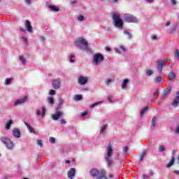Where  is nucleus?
Masks as SVG:
<instances>
[{
	"instance_id": "41",
	"label": "nucleus",
	"mask_w": 179,
	"mask_h": 179,
	"mask_svg": "<svg viewBox=\"0 0 179 179\" xmlns=\"http://www.w3.org/2000/svg\"><path fill=\"white\" fill-rule=\"evenodd\" d=\"M49 94H50V96H54V94H55V90H52L50 91Z\"/></svg>"
},
{
	"instance_id": "58",
	"label": "nucleus",
	"mask_w": 179,
	"mask_h": 179,
	"mask_svg": "<svg viewBox=\"0 0 179 179\" xmlns=\"http://www.w3.org/2000/svg\"><path fill=\"white\" fill-rule=\"evenodd\" d=\"M108 101H110V103H113V99H111L110 96L108 97Z\"/></svg>"
},
{
	"instance_id": "21",
	"label": "nucleus",
	"mask_w": 179,
	"mask_h": 179,
	"mask_svg": "<svg viewBox=\"0 0 179 179\" xmlns=\"http://www.w3.org/2000/svg\"><path fill=\"white\" fill-rule=\"evenodd\" d=\"M48 8L50 9V10H52V12H59V8H58L55 6H49Z\"/></svg>"
},
{
	"instance_id": "48",
	"label": "nucleus",
	"mask_w": 179,
	"mask_h": 179,
	"mask_svg": "<svg viewBox=\"0 0 179 179\" xmlns=\"http://www.w3.org/2000/svg\"><path fill=\"white\" fill-rule=\"evenodd\" d=\"M151 38H152V40H157V36L152 35Z\"/></svg>"
},
{
	"instance_id": "40",
	"label": "nucleus",
	"mask_w": 179,
	"mask_h": 179,
	"mask_svg": "<svg viewBox=\"0 0 179 179\" xmlns=\"http://www.w3.org/2000/svg\"><path fill=\"white\" fill-rule=\"evenodd\" d=\"M37 145H38L39 146H43V141L38 140L37 141Z\"/></svg>"
},
{
	"instance_id": "60",
	"label": "nucleus",
	"mask_w": 179,
	"mask_h": 179,
	"mask_svg": "<svg viewBox=\"0 0 179 179\" xmlns=\"http://www.w3.org/2000/svg\"><path fill=\"white\" fill-rule=\"evenodd\" d=\"M115 52H117V54H120L121 52H120V50H118L117 48L115 49Z\"/></svg>"
},
{
	"instance_id": "49",
	"label": "nucleus",
	"mask_w": 179,
	"mask_h": 179,
	"mask_svg": "<svg viewBox=\"0 0 179 179\" xmlns=\"http://www.w3.org/2000/svg\"><path fill=\"white\" fill-rule=\"evenodd\" d=\"M171 3L172 5H176V4H177V1H176V0H171Z\"/></svg>"
},
{
	"instance_id": "12",
	"label": "nucleus",
	"mask_w": 179,
	"mask_h": 179,
	"mask_svg": "<svg viewBox=\"0 0 179 179\" xmlns=\"http://www.w3.org/2000/svg\"><path fill=\"white\" fill-rule=\"evenodd\" d=\"M52 86L54 89H59V87H61V80H53L52 82Z\"/></svg>"
},
{
	"instance_id": "26",
	"label": "nucleus",
	"mask_w": 179,
	"mask_h": 179,
	"mask_svg": "<svg viewBox=\"0 0 179 179\" xmlns=\"http://www.w3.org/2000/svg\"><path fill=\"white\" fill-rule=\"evenodd\" d=\"M145 156H146V152L143 151L141 156H140L139 162H142Z\"/></svg>"
},
{
	"instance_id": "38",
	"label": "nucleus",
	"mask_w": 179,
	"mask_h": 179,
	"mask_svg": "<svg viewBox=\"0 0 179 179\" xmlns=\"http://www.w3.org/2000/svg\"><path fill=\"white\" fill-rule=\"evenodd\" d=\"M42 117H44V115H45V108L43 107L42 108Z\"/></svg>"
},
{
	"instance_id": "50",
	"label": "nucleus",
	"mask_w": 179,
	"mask_h": 179,
	"mask_svg": "<svg viewBox=\"0 0 179 179\" xmlns=\"http://www.w3.org/2000/svg\"><path fill=\"white\" fill-rule=\"evenodd\" d=\"M111 82H113V80L111 79H108L106 81V85H110V83H111Z\"/></svg>"
},
{
	"instance_id": "13",
	"label": "nucleus",
	"mask_w": 179,
	"mask_h": 179,
	"mask_svg": "<svg viewBox=\"0 0 179 179\" xmlns=\"http://www.w3.org/2000/svg\"><path fill=\"white\" fill-rule=\"evenodd\" d=\"M88 80L89 79L87 78V77L80 76L78 79V85H86Z\"/></svg>"
},
{
	"instance_id": "53",
	"label": "nucleus",
	"mask_w": 179,
	"mask_h": 179,
	"mask_svg": "<svg viewBox=\"0 0 179 179\" xmlns=\"http://www.w3.org/2000/svg\"><path fill=\"white\" fill-rule=\"evenodd\" d=\"M171 23V22L167 21V22H166V25H165L166 27H167L168 26H170Z\"/></svg>"
},
{
	"instance_id": "45",
	"label": "nucleus",
	"mask_w": 179,
	"mask_h": 179,
	"mask_svg": "<svg viewBox=\"0 0 179 179\" xmlns=\"http://www.w3.org/2000/svg\"><path fill=\"white\" fill-rule=\"evenodd\" d=\"M86 115H87V111H85L81 113V117H86Z\"/></svg>"
},
{
	"instance_id": "37",
	"label": "nucleus",
	"mask_w": 179,
	"mask_h": 179,
	"mask_svg": "<svg viewBox=\"0 0 179 179\" xmlns=\"http://www.w3.org/2000/svg\"><path fill=\"white\" fill-rule=\"evenodd\" d=\"M175 57H177L179 61V50H176V52H175Z\"/></svg>"
},
{
	"instance_id": "31",
	"label": "nucleus",
	"mask_w": 179,
	"mask_h": 179,
	"mask_svg": "<svg viewBox=\"0 0 179 179\" xmlns=\"http://www.w3.org/2000/svg\"><path fill=\"white\" fill-rule=\"evenodd\" d=\"M146 75H147V76H150V75H153V71H152V70H147L146 71Z\"/></svg>"
},
{
	"instance_id": "32",
	"label": "nucleus",
	"mask_w": 179,
	"mask_h": 179,
	"mask_svg": "<svg viewBox=\"0 0 179 179\" xmlns=\"http://www.w3.org/2000/svg\"><path fill=\"white\" fill-rule=\"evenodd\" d=\"M166 150V148L163 145L159 146V152H164Z\"/></svg>"
},
{
	"instance_id": "5",
	"label": "nucleus",
	"mask_w": 179,
	"mask_h": 179,
	"mask_svg": "<svg viewBox=\"0 0 179 179\" xmlns=\"http://www.w3.org/2000/svg\"><path fill=\"white\" fill-rule=\"evenodd\" d=\"M124 21H126L127 23H138V19H136V17L131 14L124 15Z\"/></svg>"
},
{
	"instance_id": "24",
	"label": "nucleus",
	"mask_w": 179,
	"mask_h": 179,
	"mask_svg": "<svg viewBox=\"0 0 179 179\" xmlns=\"http://www.w3.org/2000/svg\"><path fill=\"white\" fill-rule=\"evenodd\" d=\"M128 83H129V80L124 79L122 84V89H125L127 87V85H128Z\"/></svg>"
},
{
	"instance_id": "28",
	"label": "nucleus",
	"mask_w": 179,
	"mask_h": 179,
	"mask_svg": "<svg viewBox=\"0 0 179 179\" xmlns=\"http://www.w3.org/2000/svg\"><path fill=\"white\" fill-rule=\"evenodd\" d=\"M124 34H127V36H128L129 40H131L132 38V34H131V32H129L128 31H124Z\"/></svg>"
},
{
	"instance_id": "17",
	"label": "nucleus",
	"mask_w": 179,
	"mask_h": 179,
	"mask_svg": "<svg viewBox=\"0 0 179 179\" xmlns=\"http://www.w3.org/2000/svg\"><path fill=\"white\" fill-rule=\"evenodd\" d=\"M13 135L15 138H19L20 136V130L17 128H15L13 131Z\"/></svg>"
},
{
	"instance_id": "46",
	"label": "nucleus",
	"mask_w": 179,
	"mask_h": 179,
	"mask_svg": "<svg viewBox=\"0 0 179 179\" xmlns=\"http://www.w3.org/2000/svg\"><path fill=\"white\" fill-rule=\"evenodd\" d=\"M10 83V78H6V85H9Z\"/></svg>"
},
{
	"instance_id": "62",
	"label": "nucleus",
	"mask_w": 179,
	"mask_h": 179,
	"mask_svg": "<svg viewBox=\"0 0 179 179\" xmlns=\"http://www.w3.org/2000/svg\"><path fill=\"white\" fill-rule=\"evenodd\" d=\"M20 30L22 31L23 33H24V31H26V30L22 27H20Z\"/></svg>"
},
{
	"instance_id": "11",
	"label": "nucleus",
	"mask_w": 179,
	"mask_h": 179,
	"mask_svg": "<svg viewBox=\"0 0 179 179\" xmlns=\"http://www.w3.org/2000/svg\"><path fill=\"white\" fill-rule=\"evenodd\" d=\"M166 65V60H158L157 66L158 68V71L162 73L163 71V66Z\"/></svg>"
},
{
	"instance_id": "1",
	"label": "nucleus",
	"mask_w": 179,
	"mask_h": 179,
	"mask_svg": "<svg viewBox=\"0 0 179 179\" xmlns=\"http://www.w3.org/2000/svg\"><path fill=\"white\" fill-rule=\"evenodd\" d=\"M92 177H97L96 179H107V171L106 169L98 170L97 169H92L90 171Z\"/></svg>"
},
{
	"instance_id": "39",
	"label": "nucleus",
	"mask_w": 179,
	"mask_h": 179,
	"mask_svg": "<svg viewBox=\"0 0 179 179\" xmlns=\"http://www.w3.org/2000/svg\"><path fill=\"white\" fill-rule=\"evenodd\" d=\"M156 119V117H154L152 120L151 127H155L156 124H155V120Z\"/></svg>"
},
{
	"instance_id": "20",
	"label": "nucleus",
	"mask_w": 179,
	"mask_h": 179,
	"mask_svg": "<svg viewBox=\"0 0 179 179\" xmlns=\"http://www.w3.org/2000/svg\"><path fill=\"white\" fill-rule=\"evenodd\" d=\"M175 162H176V158H174V157H172L171 161L166 164V167L169 169V167H171V166L174 164Z\"/></svg>"
},
{
	"instance_id": "64",
	"label": "nucleus",
	"mask_w": 179,
	"mask_h": 179,
	"mask_svg": "<svg viewBox=\"0 0 179 179\" xmlns=\"http://www.w3.org/2000/svg\"><path fill=\"white\" fill-rule=\"evenodd\" d=\"M118 2V0H113L112 3H117Z\"/></svg>"
},
{
	"instance_id": "27",
	"label": "nucleus",
	"mask_w": 179,
	"mask_h": 179,
	"mask_svg": "<svg viewBox=\"0 0 179 179\" xmlns=\"http://www.w3.org/2000/svg\"><path fill=\"white\" fill-rule=\"evenodd\" d=\"M107 127H108V124H104L103 126H102V127L100 130V134H103L104 131H106V129H107Z\"/></svg>"
},
{
	"instance_id": "47",
	"label": "nucleus",
	"mask_w": 179,
	"mask_h": 179,
	"mask_svg": "<svg viewBox=\"0 0 179 179\" xmlns=\"http://www.w3.org/2000/svg\"><path fill=\"white\" fill-rule=\"evenodd\" d=\"M123 152H124V153H127V152H128V147H124L123 148Z\"/></svg>"
},
{
	"instance_id": "15",
	"label": "nucleus",
	"mask_w": 179,
	"mask_h": 179,
	"mask_svg": "<svg viewBox=\"0 0 179 179\" xmlns=\"http://www.w3.org/2000/svg\"><path fill=\"white\" fill-rule=\"evenodd\" d=\"M179 103V92L176 93V96L172 102L173 107H178Z\"/></svg>"
},
{
	"instance_id": "25",
	"label": "nucleus",
	"mask_w": 179,
	"mask_h": 179,
	"mask_svg": "<svg viewBox=\"0 0 179 179\" xmlns=\"http://www.w3.org/2000/svg\"><path fill=\"white\" fill-rule=\"evenodd\" d=\"M99 104H103V101L94 102V103L90 105V108H94L96 106H99Z\"/></svg>"
},
{
	"instance_id": "19",
	"label": "nucleus",
	"mask_w": 179,
	"mask_h": 179,
	"mask_svg": "<svg viewBox=\"0 0 179 179\" xmlns=\"http://www.w3.org/2000/svg\"><path fill=\"white\" fill-rule=\"evenodd\" d=\"M168 76L169 78V80H170V81L174 80V79H176V73H174V71H171L168 74Z\"/></svg>"
},
{
	"instance_id": "6",
	"label": "nucleus",
	"mask_w": 179,
	"mask_h": 179,
	"mask_svg": "<svg viewBox=\"0 0 179 179\" xmlns=\"http://www.w3.org/2000/svg\"><path fill=\"white\" fill-rule=\"evenodd\" d=\"M102 61H104V56L101 53H96L94 55V64H100Z\"/></svg>"
},
{
	"instance_id": "9",
	"label": "nucleus",
	"mask_w": 179,
	"mask_h": 179,
	"mask_svg": "<svg viewBox=\"0 0 179 179\" xmlns=\"http://www.w3.org/2000/svg\"><path fill=\"white\" fill-rule=\"evenodd\" d=\"M170 92H171V87L169 86L165 90H164L162 94L161 95L162 100H164L167 95L170 94Z\"/></svg>"
},
{
	"instance_id": "29",
	"label": "nucleus",
	"mask_w": 179,
	"mask_h": 179,
	"mask_svg": "<svg viewBox=\"0 0 179 179\" xmlns=\"http://www.w3.org/2000/svg\"><path fill=\"white\" fill-rule=\"evenodd\" d=\"M19 59H20V62H22V64H23V65H24V64H26V59H24V57L23 56H19Z\"/></svg>"
},
{
	"instance_id": "43",
	"label": "nucleus",
	"mask_w": 179,
	"mask_h": 179,
	"mask_svg": "<svg viewBox=\"0 0 179 179\" xmlns=\"http://www.w3.org/2000/svg\"><path fill=\"white\" fill-rule=\"evenodd\" d=\"M73 58H75V56L74 55H71L70 57V61L71 62H75V59H73Z\"/></svg>"
},
{
	"instance_id": "4",
	"label": "nucleus",
	"mask_w": 179,
	"mask_h": 179,
	"mask_svg": "<svg viewBox=\"0 0 179 179\" xmlns=\"http://www.w3.org/2000/svg\"><path fill=\"white\" fill-rule=\"evenodd\" d=\"M112 19L115 27L121 28L124 27V22L121 20V17L118 14H113L112 15Z\"/></svg>"
},
{
	"instance_id": "2",
	"label": "nucleus",
	"mask_w": 179,
	"mask_h": 179,
	"mask_svg": "<svg viewBox=\"0 0 179 179\" xmlns=\"http://www.w3.org/2000/svg\"><path fill=\"white\" fill-rule=\"evenodd\" d=\"M113 144L109 143L106 148V155H105V160L108 163V167H110V166H113V164H114V161H113L111 159V157H113Z\"/></svg>"
},
{
	"instance_id": "63",
	"label": "nucleus",
	"mask_w": 179,
	"mask_h": 179,
	"mask_svg": "<svg viewBox=\"0 0 179 179\" xmlns=\"http://www.w3.org/2000/svg\"><path fill=\"white\" fill-rule=\"evenodd\" d=\"M149 174H150V176H153V171H152V170H150V171H149Z\"/></svg>"
},
{
	"instance_id": "34",
	"label": "nucleus",
	"mask_w": 179,
	"mask_h": 179,
	"mask_svg": "<svg viewBox=\"0 0 179 179\" xmlns=\"http://www.w3.org/2000/svg\"><path fill=\"white\" fill-rule=\"evenodd\" d=\"M48 101L50 104H54V98L52 97H49L48 98Z\"/></svg>"
},
{
	"instance_id": "7",
	"label": "nucleus",
	"mask_w": 179,
	"mask_h": 179,
	"mask_svg": "<svg viewBox=\"0 0 179 179\" xmlns=\"http://www.w3.org/2000/svg\"><path fill=\"white\" fill-rule=\"evenodd\" d=\"M2 143H4L6 145V148L8 149H13V142L10 141V140L6 138H1Z\"/></svg>"
},
{
	"instance_id": "54",
	"label": "nucleus",
	"mask_w": 179,
	"mask_h": 179,
	"mask_svg": "<svg viewBox=\"0 0 179 179\" xmlns=\"http://www.w3.org/2000/svg\"><path fill=\"white\" fill-rule=\"evenodd\" d=\"M176 134H179V125L177 127V128L176 129Z\"/></svg>"
},
{
	"instance_id": "3",
	"label": "nucleus",
	"mask_w": 179,
	"mask_h": 179,
	"mask_svg": "<svg viewBox=\"0 0 179 179\" xmlns=\"http://www.w3.org/2000/svg\"><path fill=\"white\" fill-rule=\"evenodd\" d=\"M74 44L76 47H80L81 50H89V45L87 44V41L85 40L83 38H78L76 41H74Z\"/></svg>"
},
{
	"instance_id": "56",
	"label": "nucleus",
	"mask_w": 179,
	"mask_h": 179,
	"mask_svg": "<svg viewBox=\"0 0 179 179\" xmlns=\"http://www.w3.org/2000/svg\"><path fill=\"white\" fill-rule=\"evenodd\" d=\"M106 51H111V49L109 47H105Z\"/></svg>"
},
{
	"instance_id": "51",
	"label": "nucleus",
	"mask_w": 179,
	"mask_h": 179,
	"mask_svg": "<svg viewBox=\"0 0 179 179\" xmlns=\"http://www.w3.org/2000/svg\"><path fill=\"white\" fill-rule=\"evenodd\" d=\"M120 48L121 50H122V51H124V52L127 51V50L125 49V47L123 45H120Z\"/></svg>"
},
{
	"instance_id": "22",
	"label": "nucleus",
	"mask_w": 179,
	"mask_h": 179,
	"mask_svg": "<svg viewBox=\"0 0 179 179\" xmlns=\"http://www.w3.org/2000/svg\"><path fill=\"white\" fill-rule=\"evenodd\" d=\"M148 111H149V106H146L145 107L141 112L140 114L141 116L145 115V114H146V113H148Z\"/></svg>"
},
{
	"instance_id": "57",
	"label": "nucleus",
	"mask_w": 179,
	"mask_h": 179,
	"mask_svg": "<svg viewBox=\"0 0 179 179\" xmlns=\"http://www.w3.org/2000/svg\"><path fill=\"white\" fill-rule=\"evenodd\" d=\"M22 41H24V43H27V39L24 37H22Z\"/></svg>"
},
{
	"instance_id": "10",
	"label": "nucleus",
	"mask_w": 179,
	"mask_h": 179,
	"mask_svg": "<svg viewBox=\"0 0 179 179\" xmlns=\"http://www.w3.org/2000/svg\"><path fill=\"white\" fill-rule=\"evenodd\" d=\"M29 100V96H24L22 98L17 99L14 102V106H17V104H24Z\"/></svg>"
},
{
	"instance_id": "16",
	"label": "nucleus",
	"mask_w": 179,
	"mask_h": 179,
	"mask_svg": "<svg viewBox=\"0 0 179 179\" xmlns=\"http://www.w3.org/2000/svg\"><path fill=\"white\" fill-rule=\"evenodd\" d=\"M76 173V171L75 170V169L71 168L67 173V176L69 177V178H73V177H75V174Z\"/></svg>"
},
{
	"instance_id": "55",
	"label": "nucleus",
	"mask_w": 179,
	"mask_h": 179,
	"mask_svg": "<svg viewBox=\"0 0 179 179\" xmlns=\"http://www.w3.org/2000/svg\"><path fill=\"white\" fill-rule=\"evenodd\" d=\"M143 178L148 179V178H149V176H148L147 175H143Z\"/></svg>"
},
{
	"instance_id": "59",
	"label": "nucleus",
	"mask_w": 179,
	"mask_h": 179,
	"mask_svg": "<svg viewBox=\"0 0 179 179\" xmlns=\"http://www.w3.org/2000/svg\"><path fill=\"white\" fill-rule=\"evenodd\" d=\"M173 173L175 174H177L178 176L179 175V171L175 170V171H173Z\"/></svg>"
},
{
	"instance_id": "14",
	"label": "nucleus",
	"mask_w": 179,
	"mask_h": 179,
	"mask_svg": "<svg viewBox=\"0 0 179 179\" xmlns=\"http://www.w3.org/2000/svg\"><path fill=\"white\" fill-rule=\"evenodd\" d=\"M25 27L29 33H33V27L31 26L30 21L27 20L25 22Z\"/></svg>"
},
{
	"instance_id": "44",
	"label": "nucleus",
	"mask_w": 179,
	"mask_h": 179,
	"mask_svg": "<svg viewBox=\"0 0 179 179\" xmlns=\"http://www.w3.org/2000/svg\"><path fill=\"white\" fill-rule=\"evenodd\" d=\"M60 123L62 124H66V121H65V119H61Z\"/></svg>"
},
{
	"instance_id": "42",
	"label": "nucleus",
	"mask_w": 179,
	"mask_h": 179,
	"mask_svg": "<svg viewBox=\"0 0 179 179\" xmlns=\"http://www.w3.org/2000/svg\"><path fill=\"white\" fill-rule=\"evenodd\" d=\"M159 93H160V91H159V90H157L154 92L153 95H154L155 96H159Z\"/></svg>"
},
{
	"instance_id": "8",
	"label": "nucleus",
	"mask_w": 179,
	"mask_h": 179,
	"mask_svg": "<svg viewBox=\"0 0 179 179\" xmlns=\"http://www.w3.org/2000/svg\"><path fill=\"white\" fill-rule=\"evenodd\" d=\"M64 117V112L62 111H57L54 115H51V118L53 119L54 121H58L59 118H62Z\"/></svg>"
},
{
	"instance_id": "35",
	"label": "nucleus",
	"mask_w": 179,
	"mask_h": 179,
	"mask_svg": "<svg viewBox=\"0 0 179 179\" xmlns=\"http://www.w3.org/2000/svg\"><path fill=\"white\" fill-rule=\"evenodd\" d=\"M49 141H50V143H55V138H54V137H50L49 138Z\"/></svg>"
},
{
	"instance_id": "30",
	"label": "nucleus",
	"mask_w": 179,
	"mask_h": 179,
	"mask_svg": "<svg viewBox=\"0 0 179 179\" xmlns=\"http://www.w3.org/2000/svg\"><path fill=\"white\" fill-rule=\"evenodd\" d=\"M74 100H82V95L78 94V95H76L74 96Z\"/></svg>"
},
{
	"instance_id": "61",
	"label": "nucleus",
	"mask_w": 179,
	"mask_h": 179,
	"mask_svg": "<svg viewBox=\"0 0 179 179\" xmlns=\"http://www.w3.org/2000/svg\"><path fill=\"white\" fill-rule=\"evenodd\" d=\"M25 2H27L28 4H30L31 3V0H25Z\"/></svg>"
},
{
	"instance_id": "52",
	"label": "nucleus",
	"mask_w": 179,
	"mask_h": 179,
	"mask_svg": "<svg viewBox=\"0 0 179 179\" xmlns=\"http://www.w3.org/2000/svg\"><path fill=\"white\" fill-rule=\"evenodd\" d=\"M36 115H40L41 114V111L38 110H36Z\"/></svg>"
},
{
	"instance_id": "23",
	"label": "nucleus",
	"mask_w": 179,
	"mask_h": 179,
	"mask_svg": "<svg viewBox=\"0 0 179 179\" xmlns=\"http://www.w3.org/2000/svg\"><path fill=\"white\" fill-rule=\"evenodd\" d=\"M24 125L27 127V128L29 129V132L33 133L34 132V129H33L31 127V126H30V124H29L27 122H24Z\"/></svg>"
},
{
	"instance_id": "33",
	"label": "nucleus",
	"mask_w": 179,
	"mask_h": 179,
	"mask_svg": "<svg viewBox=\"0 0 179 179\" xmlns=\"http://www.w3.org/2000/svg\"><path fill=\"white\" fill-rule=\"evenodd\" d=\"M78 20H79V22H83V20H85V16L79 15L78 16Z\"/></svg>"
},
{
	"instance_id": "36",
	"label": "nucleus",
	"mask_w": 179,
	"mask_h": 179,
	"mask_svg": "<svg viewBox=\"0 0 179 179\" xmlns=\"http://www.w3.org/2000/svg\"><path fill=\"white\" fill-rule=\"evenodd\" d=\"M155 82H157V83H159V82H162V77L158 76L155 78Z\"/></svg>"
},
{
	"instance_id": "18",
	"label": "nucleus",
	"mask_w": 179,
	"mask_h": 179,
	"mask_svg": "<svg viewBox=\"0 0 179 179\" xmlns=\"http://www.w3.org/2000/svg\"><path fill=\"white\" fill-rule=\"evenodd\" d=\"M13 124V120L12 119H10L8 120V122L6 123L5 128L6 129H10V125Z\"/></svg>"
}]
</instances>
